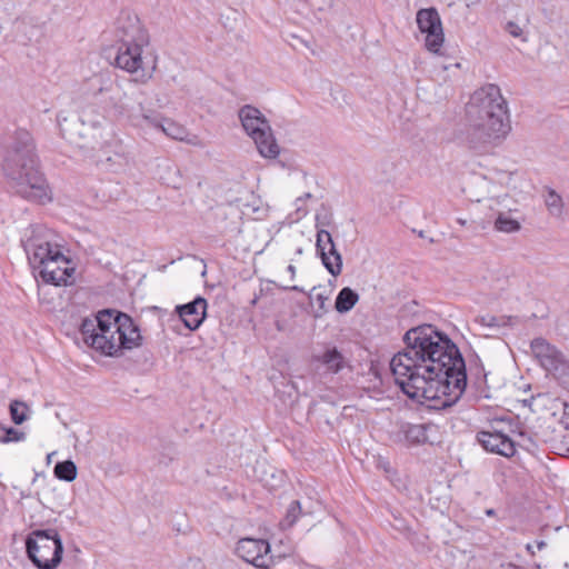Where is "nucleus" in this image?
<instances>
[{"label":"nucleus","instance_id":"obj_1","mask_svg":"<svg viewBox=\"0 0 569 569\" xmlns=\"http://www.w3.org/2000/svg\"><path fill=\"white\" fill-rule=\"evenodd\" d=\"M406 349L395 355L390 369L405 395L435 409L453 406L467 386L466 363L458 347L431 325L408 330Z\"/></svg>","mask_w":569,"mask_h":569},{"label":"nucleus","instance_id":"obj_2","mask_svg":"<svg viewBox=\"0 0 569 569\" xmlns=\"http://www.w3.org/2000/svg\"><path fill=\"white\" fill-rule=\"evenodd\" d=\"M507 101L496 84L476 90L466 106V128L459 139L463 147L483 154L498 146L510 132Z\"/></svg>","mask_w":569,"mask_h":569},{"label":"nucleus","instance_id":"obj_3","mask_svg":"<svg viewBox=\"0 0 569 569\" xmlns=\"http://www.w3.org/2000/svg\"><path fill=\"white\" fill-rule=\"evenodd\" d=\"M2 170L9 188L19 197L37 202L51 201V190L39 168V158L31 133L18 129L6 149Z\"/></svg>","mask_w":569,"mask_h":569},{"label":"nucleus","instance_id":"obj_4","mask_svg":"<svg viewBox=\"0 0 569 569\" xmlns=\"http://www.w3.org/2000/svg\"><path fill=\"white\" fill-rule=\"evenodd\" d=\"M80 332L89 347L113 358L142 345L138 326L130 316L119 311L102 310L93 318H84Z\"/></svg>","mask_w":569,"mask_h":569},{"label":"nucleus","instance_id":"obj_5","mask_svg":"<svg viewBox=\"0 0 569 569\" xmlns=\"http://www.w3.org/2000/svg\"><path fill=\"white\" fill-rule=\"evenodd\" d=\"M52 233L43 226H30L27 230L22 244L28 257V261L39 277V271L54 270V268L68 264V259L60 250L59 246L52 243Z\"/></svg>","mask_w":569,"mask_h":569},{"label":"nucleus","instance_id":"obj_6","mask_svg":"<svg viewBox=\"0 0 569 569\" xmlns=\"http://www.w3.org/2000/svg\"><path fill=\"white\" fill-rule=\"evenodd\" d=\"M26 551L38 569H56L62 560L63 543L56 529H37L27 536Z\"/></svg>","mask_w":569,"mask_h":569},{"label":"nucleus","instance_id":"obj_7","mask_svg":"<svg viewBox=\"0 0 569 569\" xmlns=\"http://www.w3.org/2000/svg\"><path fill=\"white\" fill-rule=\"evenodd\" d=\"M83 93L101 106L103 119L126 117L129 110L126 103L127 92L118 82L103 76L90 78L83 87Z\"/></svg>","mask_w":569,"mask_h":569},{"label":"nucleus","instance_id":"obj_8","mask_svg":"<svg viewBox=\"0 0 569 569\" xmlns=\"http://www.w3.org/2000/svg\"><path fill=\"white\" fill-rule=\"evenodd\" d=\"M239 119L262 157L273 159L279 154L280 149L271 127L259 109L249 104L243 106L239 110Z\"/></svg>","mask_w":569,"mask_h":569},{"label":"nucleus","instance_id":"obj_9","mask_svg":"<svg viewBox=\"0 0 569 569\" xmlns=\"http://www.w3.org/2000/svg\"><path fill=\"white\" fill-rule=\"evenodd\" d=\"M531 352L539 365L563 388L569 389V360L553 345L543 338H536L530 345Z\"/></svg>","mask_w":569,"mask_h":569},{"label":"nucleus","instance_id":"obj_10","mask_svg":"<svg viewBox=\"0 0 569 569\" xmlns=\"http://www.w3.org/2000/svg\"><path fill=\"white\" fill-rule=\"evenodd\" d=\"M330 224L329 214H317L316 216V228H317V240L316 249L319 254L323 267L328 272L337 277L342 271V257L336 249L332 236L325 227Z\"/></svg>","mask_w":569,"mask_h":569},{"label":"nucleus","instance_id":"obj_11","mask_svg":"<svg viewBox=\"0 0 569 569\" xmlns=\"http://www.w3.org/2000/svg\"><path fill=\"white\" fill-rule=\"evenodd\" d=\"M419 30L426 34V47L431 52H439L443 40V31L438 11L433 8L420 9L417 12Z\"/></svg>","mask_w":569,"mask_h":569},{"label":"nucleus","instance_id":"obj_12","mask_svg":"<svg viewBox=\"0 0 569 569\" xmlns=\"http://www.w3.org/2000/svg\"><path fill=\"white\" fill-rule=\"evenodd\" d=\"M270 546L264 539L242 538L237 542L236 553L257 568L268 569L272 565Z\"/></svg>","mask_w":569,"mask_h":569},{"label":"nucleus","instance_id":"obj_13","mask_svg":"<svg viewBox=\"0 0 569 569\" xmlns=\"http://www.w3.org/2000/svg\"><path fill=\"white\" fill-rule=\"evenodd\" d=\"M147 43L119 42L117 56L114 58L116 66L129 73H138L139 71H143L142 48ZM150 78L151 74H146L142 72L140 78H137V80L146 82Z\"/></svg>","mask_w":569,"mask_h":569},{"label":"nucleus","instance_id":"obj_14","mask_svg":"<svg viewBox=\"0 0 569 569\" xmlns=\"http://www.w3.org/2000/svg\"><path fill=\"white\" fill-rule=\"evenodd\" d=\"M119 42L148 43L149 37L137 14L121 12L117 21Z\"/></svg>","mask_w":569,"mask_h":569},{"label":"nucleus","instance_id":"obj_15","mask_svg":"<svg viewBox=\"0 0 569 569\" xmlns=\"http://www.w3.org/2000/svg\"><path fill=\"white\" fill-rule=\"evenodd\" d=\"M100 123L101 122L98 120L91 121L88 118L86 111L82 112L81 117L68 118L62 117L61 114L58 116V124L62 137L69 140L71 143L78 146H81V140L87 137V133L82 130V128H84L87 124L96 128L100 126Z\"/></svg>","mask_w":569,"mask_h":569},{"label":"nucleus","instance_id":"obj_16","mask_svg":"<svg viewBox=\"0 0 569 569\" xmlns=\"http://www.w3.org/2000/svg\"><path fill=\"white\" fill-rule=\"evenodd\" d=\"M477 440L485 450L503 457H512L516 452L513 441L500 431L482 430L477 433Z\"/></svg>","mask_w":569,"mask_h":569},{"label":"nucleus","instance_id":"obj_17","mask_svg":"<svg viewBox=\"0 0 569 569\" xmlns=\"http://www.w3.org/2000/svg\"><path fill=\"white\" fill-rule=\"evenodd\" d=\"M176 311L189 330H196L206 318L207 300L199 296L186 305L177 306Z\"/></svg>","mask_w":569,"mask_h":569},{"label":"nucleus","instance_id":"obj_18","mask_svg":"<svg viewBox=\"0 0 569 569\" xmlns=\"http://www.w3.org/2000/svg\"><path fill=\"white\" fill-rule=\"evenodd\" d=\"M74 267L70 259H68V264H62L54 270H43L39 271V277L43 282L54 284V286H67L72 282Z\"/></svg>","mask_w":569,"mask_h":569},{"label":"nucleus","instance_id":"obj_19","mask_svg":"<svg viewBox=\"0 0 569 569\" xmlns=\"http://www.w3.org/2000/svg\"><path fill=\"white\" fill-rule=\"evenodd\" d=\"M312 359L325 366L330 373L340 372L347 365L345 356L336 347L326 348L323 352L315 355Z\"/></svg>","mask_w":569,"mask_h":569},{"label":"nucleus","instance_id":"obj_20","mask_svg":"<svg viewBox=\"0 0 569 569\" xmlns=\"http://www.w3.org/2000/svg\"><path fill=\"white\" fill-rule=\"evenodd\" d=\"M432 429L431 425L406 423L401 427L406 440L410 445H422L429 440L428 431Z\"/></svg>","mask_w":569,"mask_h":569},{"label":"nucleus","instance_id":"obj_21","mask_svg":"<svg viewBox=\"0 0 569 569\" xmlns=\"http://www.w3.org/2000/svg\"><path fill=\"white\" fill-rule=\"evenodd\" d=\"M163 119L164 117L157 110H154L153 112H149V114L128 116V121L130 122V124L142 130H159Z\"/></svg>","mask_w":569,"mask_h":569},{"label":"nucleus","instance_id":"obj_22","mask_svg":"<svg viewBox=\"0 0 569 569\" xmlns=\"http://www.w3.org/2000/svg\"><path fill=\"white\" fill-rule=\"evenodd\" d=\"M359 300V295L349 287L342 288L335 302L336 310L340 313L350 311Z\"/></svg>","mask_w":569,"mask_h":569},{"label":"nucleus","instance_id":"obj_23","mask_svg":"<svg viewBox=\"0 0 569 569\" xmlns=\"http://www.w3.org/2000/svg\"><path fill=\"white\" fill-rule=\"evenodd\" d=\"M104 154L106 157L100 159V162L103 163L109 170L119 171L123 169L128 163V157L120 143H116V150L112 156L107 154V152H104Z\"/></svg>","mask_w":569,"mask_h":569},{"label":"nucleus","instance_id":"obj_24","mask_svg":"<svg viewBox=\"0 0 569 569\" xmlns=\"http://www.w3.org/2000/svg\"><path fill=\"white\" fill-rule=\"evenodd\" d=\"M53 472L58 479L71 482L77 478L78 469L72 460H64L56 463Z\"/></svg>","mask_w":569,"mask_h":569},{"label":"nucleus","instance_id":"obj_25","mask_svg":"<svg viewBox=\"0 0 569 569\" xmlns=\"http://www.w3.org/2000/svg\"><path fill=\"white\" fill-rule=\"evenodd\" d=\"M545 204L552 217L561 218L563 214L562 198L553 190L548 189L545 198Z\"/></svg>","mask_w":569,"mask_h":569},{"label":"nucleus","instance_id":"obj_26","mask_svg":"<svg viewBox=\"0 0 569 569\" xmlns=\"http://www.w3.org/2000/svg\"><path fill=\"white\" fill-rule=\"evenodd\" d=\"M159 130L163 132L167 137L176 140H183L187 137V130L183 126L166 117L161 122V127L159 128Z\"/></svg>","mask_w":569,"mask_h":569},{"label":"nucleus","instance_id":"obj_27","mask_svg":"<svg viewBox=\"0 0 569 569\" xmlns=\"http://www.w3.org/2000/svg\"><path fill=\"white\" fill-rule=\"evenodd\" d=\"M300 516H301L300 501L299 500L291 501V503L289 505V507L287 509L284 518L280 522L281 528L282 529L291 528L297 522V520L299 519Z\"/></svg>","mask_w":569,"mask_h":569},{"label":"nucleus","instance_id":"obj_28","mask_svg":"<svg viewBox=\"0 0 569 569\" xmlns=\"http://www.w3.org/2000/svg\"><path fill=\"white\" fill-rule=\"evenodd\" d=\"M495 227L501 232L511 233L520 229V223L508 214L500 213L496 219Z\"/></svg>","mask_w":569,"mask_h":569},{"label":"nucleus","instance_id":"obj_29","mask_svg":"<svg viewBox=\"0 0 569 569\" xmlns=\"http://www.w3.org/2000/svg\"><path fill=\"white\" fill-rule=\"evenodd\" d=\"M10 416L16 425H21L27 420L28 406L19 400L11 401L9 406Z\"/></svg>","mask_w":569,"mask_h":569},{"label":"nucleus","instance_id":"obj_30","mask_svg":"<svg viewBox=\"0 0 569 569\" xmlns=\"http://www.w3.org/2000/svg\"><path fill=\"white\" fill-rule=\"evenodd\" d=\"M26 437L24 432L17 430L13 427L0 428V441L1 442H18L23 440Z\"/></svg>","mask_w":569,"mask_h":569},{"label":"nucleus","instance_id":"obj_31","mask_svg":"<svg viewBox=\"0 0 569 569\" xmlns=\"http://www.w3.org/2000/svg\"><path fill=\"white\" fill-rule=\"evenodd\" d=\"M505 30L513 38H520L522 41H527V38L525 37V32L522 30V28L513 22V21H508L505 26Z\"/></svg>","mask_w":569,"mask_h":569},{"label":"nucleus","instance_id":"obj_32","mask_svg":"<svg viewBox=\"0 0 569 569\" xmlns=\"http://www.w3.org/2000/svg\"><path fill=\"white\" fill-rule=\"evenodd\" d=\"M547 542L545 540H537L535 541L533 543H527L526 545V551L531 555V556H535L536 555V551H541L543 549L547 548Z\"/></svg>","mask_w":569,"mask_h":569},{"label":"nucleus","instance_id":"obj_33","mask_svg":"<svg viewBox=\"0 0 569 569\" xmlns=\"http://www.w3.org/2000/svg\"><path fill=\"white\" fill-rule=\"evenodd\" d=\"M154 109L146 107L143 103H139L138 109L128 110L126 117L128 116H140V114H149V112H153Z\"/></svg>","mask_w":569,"mask_h":569},{"label":"nucleus","instance_id":"obj_34","mask_svg":"<svg viewBox=\"0 0 569 569\" xmlns=\"http://www.w3.org/2000/svg\"><path fill=\"white\" fill-rule=\"evenodd\" d=\"M480 322L482 325L487 326H495L496 325V318L495 317H481Z\"/></svg>","mask_w":569,"mask_h":569},{"label":"nucleus","instance_id":"obj_35","mask_svg":"<svg viewBox=\"0 0 569 569\" xmlns=\"http://www.w3.org/2000/svg\"><path fill=\"white\" fill-rule=\"evenodd\" d=\"M480 322L482 325L487 326H495L496 325V318L495 317H481Z\"/></svg>","mask_w":569,"mask_h":569},{"label":"nucleus","instance_id":"obj_36","mask_svg":"<svg viewBox=\"0 0 569 569\" xmlns=\"http://www.w3.org/2000/svg\"><path fill=\"white\" fill-rule=\"evenodd\" d=\"M500 569H526L525 567L517 566L512 562H505L500 565Z\"/></svg>","mask_w":569,"mask_h":569},{"label":"nucleus","instance_id":"obj_37","mask_svg":"<svg viewBox=\"0 0 569 569\" xmlns=\"http://www.w3.org/2000/svg\"><path fill=\"white\" fill-rule=\"evenodd\" d=\"M284 290L303 292V289L298 286H282Z\"/></svg>","mask_w":569,"mask_h":569},{"label":"nucleus","instance_id":"obj_38","mask_svg":"<svg viewBox=\"0 0 569 569\" xmlns=\"http://www.w3.org/2000/svg\"><path fill=\"white\" fill-rule=\"evenodd\" d=\"M287 271L290 273V279L292 280L295 278V274H296V267L293 264H289L287 267Z\"/></svg>","mask_w":569,"mask_h":569},{"label":"nucleus","instance_id":"obj_39","mask_svg":"<svg viewBox=\"0 0 569 569\" xmlns=\"http://www.w3.org/2000/svg\"><path fill=\"white\" fill-rule=\"evenodd\" d=\"M312 198V194L310 192H306L303 196L299 197L297 199V202L298 201H302V200H306V199H311Z\"/></svg>","mask_w":569,"mask_h":569},{"label":"nucleus","instance_id":"obj_40","mask_svg":"<svg viewBox=\"0 0 569 569\" xmlns=\"http://www.w3.org/2000/svg\"><path fill=\"white\" fill-rule=\"evenodd\" d=\"M485 513H486L488 517H493V516H496V511H495V509H487V510L485 511Z\"/></svg>","mask_w":569,"mask_h":569},{"label":"nucleus","instance_id":"obj_41","mask_svg":"<svg viewBox=\"0 0 569 569\" xmlns=\"http://www.w3.org/2000/svg\"><path fill=\"white\" fill-rule=\"evenodd\" d=\"M318 300H319V303H320V305H321V307H322V306H323V303H325V298H323L321 295H319V296H318Z\"/></svg>","mask_w":569,"mask_h":569},{"label":"nucleus","instance_id":"obj_42","mask_svg":"<svg viewBox=\"0 0 569 569\" xmlns=\"http://www.w3.org/2000/svg\"><path fill=\"white\" fill-rule=\"evenodd\" d=\"M325 2H326V4H327L328 7H332V6H333L335 0H325Z\"/></svg>","mask_w":569,"mask_h":569},{"label":"nucleus","instance_id":"obj_43","mask_svg":"<svg viewBox=\"0 0 569 569\" xmlns=\"http://www.w3.org/2000/svg\"><path fill=\"white\" fill-rule=\"evenodd\" d=\"M458 222H459L461 226H465V224H466V220H463V219H458Z\"/></svg>","mask_w":569,"mask_h":569},{"label":"nucleus","instance_id":"obj_44","mask_svg":"<svg viewBox=\"0 0 569 569\" xmlns=\"http://www.w3.org/2000/svg\"><path fill=\"white\" fill-rule=\"evenodd\" d=\"M419 237H420V238H425V232H423V231H420V232H419Z\"/></svg>","mask_w":569,"mask_h":569}]
</instances>
